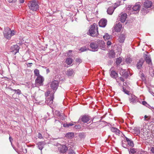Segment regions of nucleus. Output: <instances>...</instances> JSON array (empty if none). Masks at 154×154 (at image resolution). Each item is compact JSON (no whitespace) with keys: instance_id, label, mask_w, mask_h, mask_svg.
I'll return each mask as SVG.
<instances>
[{"instance_id":"f257e3e1","label":"nucleus","mask_w":154,"mask_h":154,"mask_svg":"<svg viewBox=\"0 0 154 154\" xmlns=\"http://www.w3.org/2000/svg\"><path fill=\"white\" fill-rule=\"evenodd\" d=\"M87 33L88 35L92 36H97L98 35V28L97 26L95 23L91 25L88 32Z\"/></svg>"},{"instance_id":"f03ea898","label":"nucleus","mask_w":154,"mask_h":154,"mask_svg":"<svg viewBox=\"0 0 154 154\" xmlns=\"http://www.w3.org/2000/svg\"><path fill=\"white\" fill-rule=\"evenodd\" d=\"M28 6L30 10L36 11L39 8L38 2L35 0L30 1L28 4Z\"/></svg>"},{"instance_id":"7ed1b4c3","label":"nucleus","mask_w":154,"mask_h":154,"mask_svg":"<svg viewBox=\"0 0 154 154\" xmlns=\"http://www.w3.org/2000/svg\"><path fill=\"white\" fill-rule=\"evenodd\" d=\"M4 36L8 39H10L11 37L15 34L14 31H11L8 27H6L5 29L4 32Z\"/></svg>"},{"instance_id":"20e7f679","label":"nucleus","mask_w":154,"mask_h":154,"mask_svg":"<svg viewBox=\"0 0 154 154\" xmlns=\"http://www.w3.org/2000/svg\"><path fill=\"white\" fill-rule=\"evenodd\" d=\"M44 79L41 75H39L37 77L35 80V85L37 86H41L43 85V82Z\"/></svg>"},{"instance_id":"39448f33","label":"nucleus","mask_w":154,"mask_h":154,"mask_svg":"<svg viewBox=\"0 0 154 154\" xmlns=\"http://www.w3.org/2000/svg\"><path fill=\"white\" fill-rule=\"evenodd\" d=\"M58 149L60 152L64 153L67 150L68 148L66 145H60L58 147Z\"/></svg>"},{"instance_id":"423d86ee","label":"nucleus","mask_w":154,"mask_h":154,"mask_svg":"<svg viewBox=\"0 0 154 154\" xmlns=\"http://www.w3.org/2000/svg\"><path fill=\"white\" fill-rule=\"evenodd\" d=\"M129 100L130 103H131L133 104L135 103L138 101V99L137 97L135 95L132 94L130 96Z\"/></svg>"},{"instance_id":"0eeeda50","label":"nucleus","mask_w":154,"mask_h":154,"mask_svg":"<svg viewBox=\"0 0 154 154\" xmlns=\"http://www.w3.org/2000/svg\"><path fill=\"white\" fill-rule=\"evenodd\" d=\"M19 49V47L17 45H13L11 48V52H13V54H14L18 52Z\"/></svg>"},{"instance_id":"6e6552de","label":"nucleus","mask_w":154,"mask_h":154,"mask_svg":"<svg viewBox=\"0 0 154 154\" xmlns=\"http://www.w3.org/2000/svg\"><path fill=\"white\" fill-rule=\"evenodd\" d=\"M59 85V82L58 81L54 80L52 81L51 84V87L54 90H56Z\"/></svg>"},{"instance_id":"1a4fd4ad","label":"nucleus","mask_w":154,"mask_h":154,"mask_svg":"<svg viewBox=\"0 0 154 154\" xmlns=\"http://www.w3.org/2000/svg\"><path fill=\"white\" fill-rule=\"evenodd\" d=\"M122 27V25L121 23H118L115 25L113 27V30L117 32H119Z\"/></svg>"},{"instance_id":"9d476101","label":"nucleus","mask_w":154,"mask_h":154,"mask_svg":"<svg viewBox=\"0 0 154 154\" xmlns=\"http://www.w3.org/2000/svg\"><path fill=\"white\" fill-rule=\"evenodd\" d=\"M120 74L124 78H127L130 74L129 72L127 71L125 69H121L120 70Z\"/></svg>"},{"instance_id":"9b49d317","label":"nucleus","mask_w":154,"mask_h":154,"mask_svg":"<svg viewBox=\"0 0 154 154\" xmlns=\"http://www.w3.org/2000/svg\"><path fill=\"white\" fill-rule=\"evenodd\" d=\"M81 120L84 123H87L90 120L91 121V118L88 115H84L82 116Z\"/></svg>"},{"instance_id":"f8f14e48","label":"nucleus","mask_w":154,"mask_h":154,"mask_svg":"<svg viewBox=\"0 0 154 154\" xmlns=\"http://www.w3.org/2000/svg\"><path fill=\"white\" fill-rule=\"evenodd\" d=\"M54 98L53 95L52 94L51 95V96L50 97H48L46 99L45 101L46 103L48 105L51 106L50 105L53 103V100Z\"/></svg>"},{"instance_id":"ddd939ff","label":"nucleus","mask_w":154,"mask_h":154,"mask_svg":"<svg viewBox=\"0 0 154 154\" xmlns=\"http://www.w3.org/2000/svg\"><path fill=\"white\" fill-rule=\"evenodd\" d=\"M90 46L92 51H97L98 46L96 42H92L90 44Z\"/></svg>"},{"instance_id":"4468645a","label":"nucleus","mask_w":154,"mask_h":154,"mask_svg":"<svg viewBox=\"0 0 154 154\" xmlns=\"http://www.w3.org/2000/svg\"><path fill=\"white\" fill-rule=\"evenodd\" d=\"M107 23V21L106 19H102L100 21L99 23V26L101 27H104L106 25Z\"/></svg>"},{"instance_id":"2eb2a0df","label":"nucleus","mask_w":154,"mask_h":154,"mask_svg":"<svg viewBox=\"0 0 154 154\" xmlns=\"http://www.w3.org/2000/svg\"><path fill=\"white\" fill-rule=\"evenodd\" d=\"M120 15V21L122 23L124 22L127 18V14L126 13H121Z\"/></svg>"},{"instance_id":"dca6fc26","label":"nucleus","mask_w":154,"mask_h":154,"mask_svg":"<svg viewBox=\"0 0 154 154\" xmlns=\"http://www.w3.org/2000/svg\"><path fill=\"white\" fill-rule=\"evenodd\" d=\"M45 144L46 143L45 141L39 142L36 143V145L38 146V148L41 150L43 148Z\"/></svg>"},{"instance_id":"f3484780","label":"nucleus","mask_w":154,"mask_h":154,"mask_svg":"<svg viewBox=\"0 0 154 154\" xmlns=\"http://www.w3.org/2000/svg\"><path fill=\"white\" fill-rule=\"evenodd\" d=\"M144 62V60L143 58L140 59L137 63V67L138 69H140L141 68Z\"/></svg>"},{"instance_id":"a211bd4d","label":"nucleus","mask_w":154,"mask_h":154,"mask_svg":"<svg viewBox=\"0 0 154 154\" xmlns=\"http://www.w3.org/2000/svg\"><path fill=\"white\" fill-rule=\"evenodd\" d=\"M152 5V3L151 1L146 0L145 1L143 4L144 7L146 8H150Z\"/></svg>"},{"instance_id":"6ab92c4d","label":"nucleus","mask_w":154,"mask_h":154,"mask_svg":"<svg viewBox=\"0 0 154 154\" xmlns=\"http://www.w3.org/2000/svg\"><path fill=\"white\" fill-rule=\"evenodd\" d=\"M110 130L112 132L115 133L116 135H119L120 134V131L116 128L111 127Z\"/></svg>"},{"instance_id":"aec40b11","label":"nucleus","mask_w":154,"mask_h":154,"mask_svg":"<svg viewBox=\"0 0 154 154\" xmlns=\"http://www.w3.org/2000/svg\"><path fill=\"white\" fill-rule=\"evenodd\" d=\"M126 37L125 34H121L118 39L119 42L120 43H123L124 42Z\"/></svg>"},{"instance_id":"412c9836","label":"nucleus","mask_w":154,"mask_h":154,"mask_svg":"<svg viewBox=\"0 0 154 154\" xmlns=\"http://www.w3.org/2000/svg\"><path fill=\"white\" fill-rule=\"evenodd\" d=\"M116 8V7H110L109 8L107 11L108 14L111 15L113 13L115 9Z\"/></svg>"},{"instance_id":"4be33fe9","label":"nucleus","mask_w":154,"mask_h":154,"mask_svg":"<svg viewBox=\"0 0 154 154\" xmlns=\"http://www.w3.org/2000/svg\"><path fill=\"white\" fill-rule=\"evenodd\" d=\"M110 71V76L111 77L114 79H116L118 77V74L115 71L112 70Z\"/></svg>"},{"instance_id":"5701e85b","label":"nucleus","mask_w":154,"mask_h":154,"mask_svg":"<svg viewBox=\"0 0 154 154\" xmlns=\"http://www.w3.org/2000/svg\"><path fill=\"white\" fill-rule=\"evenodd\" d=\"M74 74V71L72 69H69L66 72V75L68 76H72Z\"/></svg>"},{"instance_id":"b1692460","label":"nucleus","mask_w":154,"mask_h":154,"mask_svg":"<svg viewBox=\"0 0 154 154\" xmlns=\"http://www.w3.org/2000/svg\"><path fill=\"white\" fill-rule=\"evenodd\" d=\"M140 6L137 3H136L132 8L133 11H139L140 9Z\"/></svg>"},{"instance_id":"393cba45","label":"nucleus","mask_w":154,"mask_h":154,"mask_svg":"<svg viewBox=\"0 0 154 154\" xmlns=\"http://www.w3.org/2000/svg\"><path fill=\"white\" fill-rule=\"evenodd\" d=\"M103 38L105 40H110L112 38L111 35H109L108 33H106L105 35L103 36Z\"/></svg>"},{"instance_id":"a878e982","label":"nucleus","mask_w":154,"mask_h":154,"mask_svg":"<svg viewBox=\"0 0 154 154\" xmlns=\"http://www.w3.org/2000/svg\"><path fill=\"white\" fill-rule=\"evenodd\" d=\"M99 46L104 48L105 47V43L102 40H100L98 42Z\"/></svg>"},{"instance_id":"bb28decb","label":"nucleus","mask_w":154,"mask_h":154,"mask_svg":"<svg viewBox=\"0 0 154 154\" xmlns=\"http://www.w3.org/2000/svg\"><path fill=\"white\" fill-rule=\"evenodd\" d=\"M137 149L134 148L130 149L129 153L130 154H137Z\"/></svg>"},{"instance_id":"cd10ccee","label":"nucleus","mask_w":154,"mask_h":154,"mask_svg":"<svg viewBox=\"0 0 154 154\" xmlns=\"http://www.w3.org/2000/svg\"><path fill=\"white\" fill-rule=\"evenodd\" d=\"M72 62V60L70 58H68L66 60V62L68 65H70Z\"/></svg>"},{"instance_id":"c85d7f7f","label":"nucleus","mask_w":154,"mask_h":154,"mask_svg":"<svg viewBox=\"0 0 154 154\" xmlns=\"http://www.w3.org/2000/svg\"><path fill=\"white\" fill-rule=\"evenodd\" d=\"M74 133L72 132L68 133L66 134L65 136L69 138H72L74 136Z\"/></svg>"},{"instance_id":"c756f323","label":"nucleus","mask_w":154,"mask_h":154,"mask_svg":"<svg viewBox=\"0 0 154 154\" xmlns=\"http://www.w3.org/2000/svg\"><path fill=\"white\" fill-rule=\"evenodd\" d=\"M109 57H115V53L113 50L110 51L109 53Z\"/></svg>"},{"instance_id":"7c9ffc66","label":"nucleus","mask_w":154,"mask_h":154,"mask_svg":"<svg viewBox=\"0 0 154 154\" xmlns=\"http://www.w3.org/2000/svg\"><path fill=\"white\" fill-rule=\"evenodd\" d=\"M122 59L120 57H119V58H118L116 60V64L117 65H119L122 62Z\"/></svg>"},{"instance_id":"2f4dec72","label":"nucleus","mask_w":154,"mask_h":154,"mask_svg":"<svg viewBox=\"0 0 154 154\" xmlns=\"http://www.w3.org/2000/svg\"><path fill=\"white\" fill-rule=\"evenodd\" d=\"M34 73L35 75L37 77L40 75L39 70L37 69H36L34 70Z\"/></svg>"},{"instance_id":"473e14b6","label":"nucleus","mask_w":154,"mask_h":154,"mask_svg":"<svg viewBox=\"0 0 154 154\" xmlns=\"http://www.w3.org/2000/svg\"><path fill=\"white\" fill-rule=\"evenodd\" d=\"M55 113L56 115L60 117L61 119L63 120V119L62 118H61V115L60 113V112H59L58 111H56L55 112Z\"/></svg>"},{"instance_id":"72a5a7b5","label":"nucleus","mask_w":154,"mask_h":154,"mask_svg":"<svg viewBox=\"0 0 154 154\" xmlns=\"http://www.w3.org/2000/svg\"><path fill=\"white\" fill-rule=\"evenodd\" d=\"M128 144L131 146H134V143L133 141L131 140L128 142Z\"/></svg>"},{"instance_id":"f704fd0d","label":"nucleus","mask_w":154,"mask_h":154,"mask_svg":"<svg viewBox=\"0 0 154 154\" xmlns=\"http://www.w3.org/2000/svg\"><path fill=\"white\" fill-rule=\"evenodd\" d=\"M132 61V59L130 58H127L126 59V62L127 63H130Z\"/></svg>"},{"instance_id":"c9c22d12","label":"nucleus","mask_w":154,"mask_h":154,"mask_svg":"<svg viewBox=\"0 0 154 154\" xmlns=\"http://www.w3.org/2000/svg\"><path fill=\"white\" fill-rule=\"evenodd\" d=\"M144 121H149V120L150 118V117H149L148 116H147L146 115H145L144 116Z\"/></svg>"},{"instance_id":"e433bc0d","label":"nucleus","mask_w":154,"mask_h":154,"mask_svg":"<svg viewBox=\"0 0 154 154\" xmlns=\"http://www.w3.org/2000/svg\"><path fill=\"white\" fill-rule=\"evenodd\" d=\"M79 50L81 52H83L84 51H86L87 50V49L85 47H82L80 48Z\"/></svg>"},{"instance_id":"4c0bfd02","label":"nucleus","mask_w":154,"mask_h":154,"mask_svg":"<svg viewBox=\"0 0 154 154\" xmlns=\"http://www.w3.org/2000/svg\"><path fill=\"white\" fill-rule=\"evenodd\" d=\"M146 61L147 63H148V64H149L150 65L152 63L151 60L150 58H148L147 60H146Z\"/></svg>"},{"instance_id":"58836bf2","label":"nucleus","mask_w":154,"mask_h":154,"mask_svg":"<svg viewBox=\"0 0 154 154\" xmlns=\"http://www.w3.org/2000/svg\"><path fill=\"white\" fill-rule=\"evenodd\" d=\"M144 57L145 58V60L146 61V60H147L148 58H150L149 56L148 55L146 54H144Z\"/></svg>"},{"instance_id":"ea45409f","label":"nucleus","mask_w":154,"mask_h":154,"mask_svg":"<svg viewBox=\"0 0 154 154\" xmlns=\"http://www.w3.org/2000/svg\"><path fill=\"white\" fill-rule=\"evenodd\" d=\"M37 137L38 138L40 139H41L43 138L42 134L40 133H38Z\"/></svg>"},{"instance_id":"a19ab883","label":"nucleus","mask_w":154,"mask_h":154,"mask_svg":"<svg viewBox=\"0 0 154 154\" xmlns=\"http://www.w3.org/2000/svg\"><path fill=\"white\" fill-rule=\"evenodd\" d=\"M51 94V91H48L46 92L45 93V95L46 96H49V94Z\"/></svg>"},{"instance_id":"79ce46f5","label":"nucleus","mask_w":154,"mask_h":154,"mask_svg":"<svg viewBox=\"0 0 154 154\" xmlns=\"http://www.w3.org/2000/svg\"><path fill=\"white\" fill-rule=\"evenodd\" d=\"M16 92H15L17 94L20 95L21 93V91L19 89H17V90Z\"/></svg>"},{"instance_id":"37998d69","label":"nucleus","mask_w":154,"mask_h":154,"mask_svg":"<svg viewBox=\"0 0 154 154\" xmlns=\"http://www.w3.org/2000/svg\"><path fill=\"white\" fill-rule=\"evenodd\" d=\"M123 90L125 94H129V92L128 91H127V90H125V89H124V88H123Z\"/></svg>"},{"instance_id":"c03bdc74","label":"nucleus","mask_w":154,"mask_h":154,"mask_svg":"<svg viewBox=\"0 0 154 154\" xmlns=\"http://www.w3.org/2000/svg\"><path fill=\"white\" fill-rule=\"evenodd\" d=\"M75 128L76 129H79L81 128V126L79 125H77L75 126Z\"/></svg>"},{"instance_id":"a18cd8bd","label":"nucleus","mask_w":154,"mask_h":154,"mask_svg":"<svg viewBox=\"0 0 154 154\" xmlns=\"http://www.w3.org/2000/svg\"><path fill=\"white\" fill-rule=\"evenodd\" d=\"M142 104L143 105L146 106H147L148 105L147 104V103H146V102L145 101H143V102H142Z\"/></svg>"},{"instance_id":"49530a36","label":"nucleus","mask_w":154,"mask_h":154,"mask_svg":"<svg viewBox=\"0 0 154 154\" xmlns=\"http://www.w3.org/2000/svg\"><path fill=\"white\" fill-rule=\"evenodd\" d=\"M69 154H75V152L73 150H70L69 152Z\"/></svg>"},{"instance_id":"de8ad7c7","label":"nucleus","mask_w":154,"mask_h":154,"mask_svg":"<svg viewBox=\"0 0 154 154\" xmlns=\"http://www.w3.org/2000/svg\"><path fill=\"white\" fill-rule=\"evenodd\" d=\"M75 60L77 62L81 63L82 62L81 60L79 58L76 59Z\"/></svg>"},{"instance_id":"09e8293b","label":"nucleus","mask_w":154,"mask_h":154,"mask_svg":"<svg viewBox=\"0 0 154 154\" xmlns=\"http://www.w3.org/2000/svg\"><path fill=\"white\" fill-rule=\"evenodd\" d=\"M119 79L120 80L122 81V82H124L125 81L124 79L125 78H123V77L122 75V77H119Z\"/></svg>"},{"instance_id":"8fccbe9b","label":"nucleus","mask_w":154,"mask_h":154,"mask_svg":"<svg viewBox=\"0 0 154 154\" xmlns=\"http://www.w3.org/2000/svg\"><path fill=\"white\" fill-rule=\"evenodd\" d=\"M120 5V3H116L115 4V5L114 6V7H116V8L119 6Z\"/></svg>"},{"instance_id":"3c124183","label":"nucleus","mask_w":154,"mask_h":154,"mask_svg":"<svg viewBox=\"0 0 154 154\" xmlns=\"http://www.w3.org/2000/svg\"><path fill=\"white\" fill-rule=\"evenodd\" d=\"M111 42L110 41H108L107 42V44L109 46L111 44Z\"/></svg>"},{"instance_id":"603ef678","label":"nucleus","mask_w":154,"mask_h":154,"mask_svg":"<svg viewBox=\"0 0 154 154\" xmlns=\"http://www.w3.org/2000/svg\"><path fill=\"white\" fill-rule=\"evenodd\" d=\"M150 151L154 153V147H152Z\"/></svg>"},{"instance_id":"864d4df0","label":"nucleus","mask_w":154,"mask_h":154,"mask_svg":"<svg viewBox=\"0 0 154 154\" xmlns=\"http://www.w3.org/2000/svg\"><path fill=\"white\" fill-rule=\"evenodd\" d=\"M9 139L10 142H11V143L12 144V141L13 140V139L10 136L9 137Z\"/></svg>"},{"instance_id":"5fc2aeb1","label":"nucleus","mask_w":154,"mask_h":154,"mask_svg":"<svg viewBox=\"0 0 154 154\" xmlns=\"http://www.w3.org/2000/svg\"><path fill=\"white\" fill-rule=\"evenodd\" d=\"M63 126L64 127H68V124H64Z\"/></svg>"},{"instance_id":"6e6d98bb","label":"nucleus","mask_w":154,"mask_h":154,"mask_svg":"<svg viewBox=\"0 0 154 154\" xmlns=\"http://www.w3.org/2000/svg\"><path fill=\"white\" fill-rule=\"evenodd\" d=\"M68 127L69 126H72L73 125V124L72 123H69V124H68Z\"/></svg>"},{"instance_id":"4d7b16f0","label":"nucleus","mask_w":154,"mask_h":154,"mask_svg":"<svg viewBox=\"0 0 154 154\" xmlns=\"http://www.w3.org/2000/svg\"><path fill=\"white\" fill-rule=\"evenodd\" d=\"M20 2L21 3H23L24 2V0H19Z\"/></svg>"},{"instance_id":"13d9d810","label":"nucleus","mask_w":154,"mask_h":154,"mask_svg":"<svg viewBox=\"0 0 154 154\" xmlns=\"http://www.w3.org/2000/svg\"><path fill=\"white\" fill-rule=\"evenodd\" d=\"M130 140L128 139V138L126 137V140L127 141V142H128V141H129Z\"/></svg>"},{"instance_id":"bf43d9fd","label":"nucleus","mask_w":154,"mask_h":154,"mask_svg":"<svg viewBox=\"0 0 154 154\" xmlns=\"http://www.w3.org/2000/svg\"><path fill=\"white\" fill-rule=\"evenodd\" d=\"M14 1L15 0H8V2H11Z\"/></svg>"},{"instance_id":"052dcab7","label":"nucleus","mask_w":154,"mask_h":154,"mask_svg":"<svg viewBox=\"0 0 154 154\" xmlns=\"http://www.w3.org/2000/svg\"><path fill=\"white\" fill-rule=\"evenodd\" d=\"M152 90L153 91H154V88H153V89ZM149 92L151 93H153V94H154V92H151L150 90H149Z\"/></svg>"},{"instance_id":"680f3d73","label":"nucleus","mask_w":154,"mask_h":154,"mask_svg":"<svg viewBox=\"0 0 154 154\" xmlns=\"http://www.w3.org/2000/svg\"><path fill=\"white\" fill-rule=\"evenodd\" d=\"M150 107L151 108H150V109H152V111L154 112V108L152 107Z\"/></svg>"},{"instance_id":"e2e57ef3","label":"nucleus","mask_w":154,"mask_h":154,"mask_svg":"<svg viewBox=\"0 0 154 154\" xmlns=\"http://www.w3.org/2000/svg\"><path fill=\"white\" fill-rule=\"evenodd\" d=\"M8 88L11 91H13V89H12L11 87H10V88L9 87Z\"/></svg>"},{"instance_id":"0e129e2a","label":"nucleus","mask_w":154,"mask_h":154,"mask_svg":"<svg viewBox=\"0 0 154 154\" xmlns=\"http://www.w3.org/2000/svg\"><path fill=\"white\" fill-rule=\"evenodd\" d=\"M17 90H16V89H13V91H14L15 92H16V91H17Z\"/></svg>"},{"instance_id":"69168bd1","label":"nucleus","mask_w":154,"mask_h":154,"mask_svg":"<svg viewBox=\"0 0 154 154\" xmlns=\"http://www.w3.org/2000/svg\"><path fill=\"white\" fill-rule=\"evenodd\" d=\"M2 75L1 73H0V78H2Z\"/></svg>"},{"instance_id":"338daca9","label":"nucleus","mask_w":154,"mask_h":154,"mask_svg":"<svg viewBox=\"0 0 154 154\" xmlns=\"http://www.w3.org/2000/svg\"><path fill=\"white\" fill-rule=\"evenodd\" d=\"M25 152L26 153L27 152V149H25Z\"/></svg>"},{"instance_id":"774afa93","label":"nucleus","mask_w":154,"mask_h":154,"mask_svg":"<svg viewBox=\"0 0 154 154\" xmlns=\"http://www.w3.org/2000/svg\"><path fill=\"white\" fill-rule=\"evenodd\" d=\"M28 64H32V63H28Z\"/></svg>"}]
</instances>
